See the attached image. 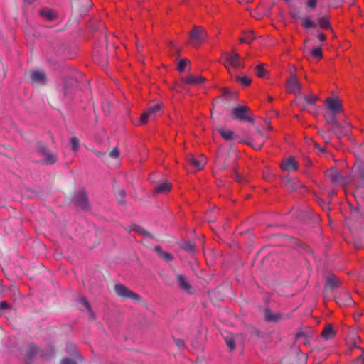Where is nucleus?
Instances as JSON below:
<instances>
[{"label":"nucleus","mask_w":364,"mask_h":364,"mask_svg":"<svg viewBox=\"0 0 364 364\" xmlns=\"http://www.w3.org/2000/svg\"><path fill=\"white\" fill-rule=\"evenodd\" d=\"M225 58L223 63L225 68L231 73L230 67L234 68H242L244 67V60L240 58L238 53L235 52H227L223 53Z\"/></svg>","instance_id":"1"},{"label":"nucleus","mask_w":364,"mask_h":364,"mask_svg":"<svg viewBox=\"0 0 364 364\" xmlns=\"http://www.w3.org/2000/svg\"><path fill=\"white\" fill-rule=\"evenodd\" d=\"M231 117L234 120L253 122L254 117L250 109L247 106H239L232 110Z\"/></svg>","instance_id":"2"},{"label":"nucleus","mask_w":364,"mask_h":364,"mask_svg":"<svg viewBox=\"0 0 364 364\" xmlns=\"http://www.w3.org/2000/svg\"><path fill=\"white\" fill-rule=\"evenodd\" d=\"M114 291L115 294L122 299H130L134 301H139L141 300V296L130 291L127 287L122 284H116L114 286Z\"/></svg>","instance_id":"3"},{"label":"nucleus","mask_w":364,"mask_h":364,"mask_svg":"<svg viewBox=\"0 0 364 364\" xmlns=\"http://www.w3.org/2000/svg\"><path fill=\"white\" fill-rule=\"evenodd\" d=\"M189 36L194 46H198L208 38L206 30L200 26H193L189 33Z\"/></svg>","instance_id":"4"},{"label":"nucleus","mask_w":364,"mask_h":364,"mask_svg":"<svg viewBox=\"0 0 364 364\" xmlns=\"http://www.w3.org/2000/svg\"><path fill=\"white\" fill-rule=\"evenodd\" d=\"M37 151L40 156L44 158L43 164L50 165L55 163L58 156L57 154L52 153L46 146L42 144H38Z\"/></svg>","instance_id":"5"},{"label":"nucleus","mask_w":364,"mask_h":364,"mask_svg":"<svg viewBox=\"0 0 364 364\" xmlns=\"http://www.w3.org/2000/svg\"><path fill=\"white\" fill-rule=\"evenodd\" d=\"M72 97V92L70 90H68L67 88L63 89V90L58 91L56 95H53L50 97V104L53 107H56L58 105V101L68 103Z\"/></svg>","instance_id":"6"},{"label":"nucleus","mask_w":364,"mask_h":364,"mask_svg":"<svg viewBox=\"0 0 364 364\" xmlns=\"http://www.w3.org/2000/svg\"><path fill=\"white\" fill-rule=\"evenodd\" d=\"M341 281L333 274H330L326 279L324 284L323 294L328 295L334 290L340 287Z\"/></svg>","instance_id":"7"},{"label":"nucleus","mask_w":364,"mask_h":364,"mask_svg":"<svg viewBox=\"0 0 364 364\" xmlns=\"http://www.w3.org/2000/svg\"><path fill=\"white\" fill-rule=\"evenodd\" d=\"M318 100L317 95H309L304 96V103L302 109L306 110L311 114L317 112L316 102Z\"/></svg>","instance_id":"8"},{"label":"nucleus","mask_w":364,"mask_h":364,"mask_svg":"<svg viewBox=\"0 0 364 364\" xmlns=\"http://www.w3.org/2000/svg\"><path fill=\"white\" fill-rule=\"evenodd\" d=\"M29 80L33 85H44L46 82V75L43 70L30 71L28 73Z\"/></svg>","instance_id":"9"},{"label":"nucleus","mask_w":364,"mask_h":364,"mask_svg":"<svg viewBox=\"0 0 364 364\" xmlns=\"http://www.w3.org/2000/svg\"><path fill=\"white\" fill-rule=\"evenodd\" d=\"M74 201L75 205L84 210H88L90 208L87 195L84 190L79 191L77 195H76Z\"/></svg>","instance_id":"10"},{"label":"nucleus","mask_w":364,"mask_h":364,"mask_svg":"<svg viewBox=\"0 0 364 364\" xmlns=\"http://www.w3.org/2000/svg\"><path fill=\"white\" fill-rule=\"evenodd\" d=\"M287 85L289 92L294 94L301 93V85L297 80L296 75L295 73H291L290 77L287 80Z\"/></svg>","instance_id":"11"},{"label":"nucleus","mask_w":364,"mask_h":364,"mask_svg":"<svg viewBox=\"0 0 364 364\" xmlns=\"http://www.w3.org/2000/svg\"><path fill=\"white\" fill-rule=\"evenodd\" d=\"M335 300L340 306H351L355 304L349 293L345 290L339 296H336Z\"/></svg>","instance_id":"12"},{"label":"nucleus","mask_w":364,"mask_h":364,"mask_svg":"<svg viewBox=\"0 0 364 364\" xmlns=\"http://www.w3.org/2000/svg\"><path fill=\"white\" fill-rule=\"evenodd\" d=\"M326 105L333 114H338L342 112L341 101L338 97L327 98L326 100Z\"/></svg>","instance_id":"13"},{"label":"nucleus","mask_w":364,"mask_h":364,"mask_svg":"<svg viewBox=\"0 0 364 364\" xmlns=\"http://www.w3.org/2000/svg\"><path fill=\"white\" fill-rule=\"evenodd\" d=\"M186 160L196 170H201L206 164V159L203 156L196 158L193 155L190 154L187 156Z\"/></svg>","instance_id":"14"},{"label":"nucleus","mask_w":364,"mask_h":364,"mask_svg":"<svg viewBox=\"0 0 364 364\" xmlns=\"http://www.w3.org/2000/svg\"><path fill=\"white\" fill-rule=\"evenodd\" d=\"M39 15L44 20L48 21H53L58 18V13L53 9L48 7H43L39 11Z\"/></svg>","instance_id":"15"},{"label":"nucleus","mask_w":364,"mask_h":364,"mask_svg":"<svg viewBox=\"0 0 364 364\" xmlns=\"http://www.w3.org/2000/svg\"><path fill=\"white\" fill-rule=\"evenodd\" d=\"M73 6L77 11L80 15L86 14L89 9L92 6L91 0H80L75 3Z\"/></svg>","instance_id":"16"},{"label":"nucleus","mask_w":364,"mask_h":364,"mask_svg":"<svg viewBox=\"0 0 364 364\" xmlns=\"http://www.w3.org/2000/svg\"><path fill=\"white\" fill-rule=\"evenodd\" d=\"M264 316L265 321L270 323H277L283 318L282 314L274 312L270 309L264 310Z\"/></svg>","instance_id":"17"},{"label":"nucleus","mask_w":364,"mask_h":364,"mask_svg":"<svg viewBox=\"0 0 364 364\" xmlns=\"http://www.w3.org/2000/svg\"><path fill=\"white\" fill-rule=\"evenodd\" d=\"M281 168L286 171H296L298 167L295 158L293 156H289L282 161L281 163Z\"/></svg>","instance_id":"18"},{"label":"nucleus","mask_w":364,"mask_h":364,"mask_svg":"<svg viewBox=\"0 0 364 364\" xmlns=\"http://www.w3.org/2000/svg\"><path fill=\"white\" fill-rule=\"evenodd\" d=\"M326 176L333 183H341L343 181V177L336 168H331L326 172Z\"/></svg>","instance_id":"19"},{"label":"nucleus","mask_w":364,"mask_h":364,"mask_svg":"<svg viewBox=\"0 0 364 364\" xmlns=\"http://www.w3.org/2000/svg\"><path fill=\"white\" fill-rule=\"evenodd\" d=\"M93 59L94 61L98 63L102 68H106L107 65V57L105 52L100 53L99 51H95Z\"/></svg>","instance_id":"20"},{"label":"nucleus","mask_w":364,"mask_h":364,"mask_svg":"<svg viewBox=\"0 0 364 364\" xmlns=\"http://www.w3.org/2000/svg\"><path fill=\"white\" fill-rule=\"evenodd\" d=\"M183 81L189 85H196L203 84L205 81V79L201 75H198V76L189 75V76L183 78Z\"/></svg>","instance_id":"21"},{"label":"nucleus","mask_w":364,"mask_h":364,"mask_svg":"<svg viewBox=\"0 0 364 364\" xmlns=\"http://www.w3.org/2000/svg\"><path fill=\"white\" fill-rule=\"evenodd\" d=\"M336 331L333 329L332 324H328L321 332V337L324 340H330L334 338Z\"/></svg>","instance_id":"22"},{"label":"nucleus","mask_w":364,"mask_h":364,"mask_svg":"<svg viewBox=\"0 0 364 364\" xmlns=\"http://www.w3.org/2000/svg\"><path fill=\"white\" fill-rule=\"evenodd\" d=\"M177 281L181 289L188 293H191V286L188 284L186 279L182 274L177 275Z\"/></svg>","instance_id":"23"},{"label":"nucleus","mask_w":364,"mask_h":364,"mask_svg":"<svg viewBox=\"0 0 364 364\" xmlns=\"http://www.w3.org/2000/svg\"><path fill=\"white\" fill-rule=\"evenodd\" d=\"M217 130L219 132V134L223 136V138L226 141H232L235 139V133L231 130H225L223 127H218Z\"/></svg>","instance_id":"24"},{"label":"nucleus","mask_w":364,"mask_h":364,"mask_svg":"<svg viewBox=\"0 0 364 364\" xmlns=\"http://www.w3.org/2000/svg\"><path fill=\"white\" fill-rule=\"evenodd\" d=\"M171 188V184L167 181H163L156 185L154 187V191L156 193H166L168 192Z\"/></svg>","instance_id":"25"},{"label":"nucleus","mask_w":364,"mask_h":364,"mask_svg":"<svg viewBox=\"0 0 364 364\" xmlns=\"http://www.w3.org/2000/svg\"><path fill=\"white\" fill-rule=\"evenodd\" d=\"M336 114H326L324 117L326 122L331 125L334 129H341V125L338 123L337 119L335 117Z\"/></svg>","instance_id":"26"},{"label":"nucleus","mask_w":364,"mask_h":364,"mask_svg":"<svg viewBox=\"0 0 364 364\" xmlns=\"http://www.w3.org/2000/svg\"><path fill=\"white\" fill-rule=\"evenodd\" d=\"M78 302L80 304H81L83 306V309L82 308L81 309L82 310L86 309L88 311L89 318L92 320L95 319L94 313H93L92 310L91 309V306H90V303L88 302L87 299L85 297H82V298L79 299Z\"/></svg>","instance_id":"27"},{"label":"nucleus","mask_w":364,"mask_h":364,"mask_svg":"<svg viewBox=\"0 0 364 364\" xmlns=\"http://www.w3.org/2000/svg\"><path fill=\"white\" fill-rule=\"evenodd\" d=\"M130 230L136 231L137 233L141 235L144 236V237H151L154 238V236L148 232L146 230H145L143 227H141L139 225H134Z\"/></svg>","instance_id":"28"},{"label":"nucleus","mask_w":364,"mask_h":364,"mask_svg":"<svg viewBox=\"0 0 364 364\" xmlns=\"http://www.w3.org/2000/svg\"><path fill=\"white\" fill-rule=\"evenodd\" d=\"M264 64L260 63L255 67L256 74L260 78H264L267 76V71L264 68Z\"/></svg>","instance_id":"29"},{"label":"nucleus","mask_w":364,"mask_h":364,"mask_svg":"<svg viewBox=\"0 0 364 364\" xmlns=\"http://www.w3.org/2000/svg\"><path fill=\"white\" fill-rule=\"evenodd\" d=\"M38 348L35 345H30L28 348L27 355H26V363H29L31 358L35 355L38 352Z\"/></svg>","instance_id":"30"},{"label":"nucleus","mask_w":364,"mask_h":364,"mask_svg":"<svg viewBox=\"0 0 364 364\" xmlns=\"http://www.w3.org/2000/svg\"><path fill=\"white\" fill-rule=\"evenodd\" d=\"M181 247L188 252L193 253L196 250V247L193 242L191 241H184Z\"/></svg>","instance_id":"31"},{"label":"nucleus","mask_w":364,"mask_h":364,"mask_svg":"<svg viewBox=\"0 0 364 364\" xmlns=\"http://www.w3.org/2000/svg\"><path fill=\"white\" fill-rule=\"evenodd\" d=\"M162 104H157L153 106H151L147 109L151 115V118H155L157 113L162 109Z\"/></svg>","instance_id":"32"},{"label":"nucleus","mask_w":364,"mask_h":364,"mask_svg":"<svg viewBox=\"0 0 364 364\" xmlns=\"http://www.w3.org/2000/svg\"><path fill=\"white\" fill-rule=\"evenodd\" d=\"M236 81L241 85H243L245 86H249L251 84L252 80L250 77H247V75H242V76H236L235 77Z\"/></svg>","instance_id":"33"},{"label":"nucleus","mask_w":364,"mask_h":364,"mask_svg":"<svg viewBox=\"0 0 364 364\" xmlns=\"http://www.w3.org/2000/svg\"><path fill=\"white\" fill-rule=\"evenodd\" d=\"M225 343L230 350H233L235 348V339L232 335L224 336Z\"/></svg>","instance_id":"34"},{"label":"nucleus","mask_w":364,"mask_h":364,"mask_svg":"<svg viewBox=\"0 0 364 364\" xmlns=\"http://www.w3.org/2000/svg\"><path fill=\"white\" fill-rule=\"evenodd\" d=\"M302 26L304 28H316V24L307 17L301 18Z\"/></svg>","instance_id":"35"},{"label":"nucleus","mask_w":364,"mask_h":364,"mask_svg":"<svg viewBox=\"0 0 364 364\" xmlns=\"http://www.w3.org/2000/svg\"><path fill=\"white\" fill-rule=\"evenodd\" d=\"M318 23L320 27L323 29L330 28L331 27L329 20L326 17L318 18Z\"/></svg>","instance_id":"36"},{"label":"nucleus","mask_w":364,"mask_h":364,"mask_svg":"<svg viewBox=\"0 0 364 364\" xmlns=\"http://www.w3.org/2000/svg\"><path fill=\"white\" fill-rule=\"evenodd\" d=\"M152 119L153 118H151V115H150L149 111L146 109L142 113V114L140 117V124H146L148 122L149 119Z\"/></svg>","instance_id":"37"},{"label":"nucleus","mask_w":364,"mask_h":364,"mask_svg":"<svg viewBox=\"0 0 364 364\" xmlns=\"http://www.w3.org/2000/svg\"><path fill=\"white\" fill-rule=\"evenodd\" d=\"M80 145L79 139L76 136H73L70 139V146L71 149L74 151H77L78 150Z\"/></svg>","instance_id":"38"},{"label":"nucleus","mask_w":364,"mask_h":364,"mask_svg":"<svg viewBox=\"0 0 364 364\" xmlns=\"http://www.w3.org/2000/svg\"><path fill=\"white\" fill-rule=\"evenodd\" d=\"M188 64H190V61L188 59H186V58L181 59L179 61L178 65V71L183 72L185 70L186 66Z\"/></svg>","instance_id":"39"},{"label":"nucleus","mask_w":364,"mask_h":364,"mask_svg":"<svg viewBox=\"0 0 364 364\" xmlns=\"http://www.w3.org/2000/svg\"><path fill=\"white\" fill-rule=\"evenodd\" d=\"M311 55L318 59H321L323 57L321 49L318 47L314 48L311 51Z\"/></svg>","instance_id":"40"},{"label":"nucleus","mask_w":364,"mask_h":364,"mask_svg":"<svg viewBox=\"0 0 364 364\" xmlns=\"http://www.w3.org/2000/svg\"><path fill=\"white\" fill-rule=\"evenodd\" d=\"M125 197V191L123 189L118 190L117 193V200L119 203H122Z\"/></svg>","instance_id":"41"},{"label":"nucleus","mask_w":364,"mask_h":364,"mask_svg":"<svg viewBox=\"0 0 364 364\" xmlns=\"http://www.w3.org/2000/svg\"><path fill=\"white\" fill-rule=\"evenodd\" d=\"M107 156H109V159H117L119 156V151L117 147H115L109 154H107Z\"/></svg>","instance_id":"42"},{"label":"nucleus","mask_w":364,"mask_h":364,"mask_svg":"<svg viewBox=\"0 0 364 364\" xmlns=\"http://www.w3.org/2000/svg\"><path fill=\"white\" fill-rule=\"evenodd\" d=\"M94 152L104 162H107L108 161L109 156H107L106 153H102L97 151H95Z\"/></svg>","instance_id":"43"},{"label":"nucleus","mask_w":364,"mask_h":364,"mask_svg":"<svg viewBox=\"0 0 364 364\" xmlns=\"http://www.w3.org/2000/svg\"><path fill=\"white\" fill-rule=\"evenodd\" d=\"M296 338L298 339L304 338L303 342L304 343H309V337L306 335H305L303 332H299L296 333Z\"/></svg>","instance_id":"44"},{"label":"nucleus","mask_w":364,"mask_h":364,"mask_svg":"<svg viewBox=\"0 0 364 364\" xmlns=\"http://www.w3.org/2000/svg\"><path fill=\"white\" fill-rule=\"evenodd\" d=\"M245 36L246 39L248 41V43H250L251 41L255 38V36L252 31H249L246 33H245Z\"/></svg>","instance_id":"45"},{"label":"nucleus","mask_w":364,"mask_h":364,"mask_svg":"<svg viewBox=\"0 0 364 364\" xmlns=\"http://www.w3.org/2000/svg\"><path fill=\"white\" fill-rule=\"evenodd\" d=\"M162 259H164L166 262H170L173 259V255L168 252H164L161 257Z\"/></svg>","instance_id":"46"},{"label":"nucleus","mask_w":364,"mask_h":364,"mask_svg":"<svg viewBox=\"0 0 364 364\" xmlns=\"http://www.w3.org/2000/svg\"><path fill=\"white\" fill-rule=\"evenodd\" d=\"M318 133L323 139L326 143H328L330 141V138L328 136H326L324 131L318 129Z\"/></svg>","instance_id":"47"},{"label":"nucleus","mask_w":364,"mask_h":364,"mask_svg":"<svg viewBox=\"0 0 364 364\" xmlns=\"http://www.w3.org/2000/svg\"><path fill=\"white\" fill-rule=\"evenodd\" d=\"M265 139H266V138H265V137H264V140H263V141H262V143H260V144H252V143H251V142H248L247 144H248L250 146H252L255 149H256V150H259V149H261V148L262 147V146H263V144H264V141H265Z\"/></svg>","instance_id":"48"},{"label":"nucleus","mask_w":364,"mask_h":364,"mask_svg":"<svg viewBox=\"0 0 364 364\" xmlns=\"http://www.w3.org/2000/svg\"><path fill=\"white\" fill-rule=\"evenodd\" d=\"M286 186H287V188L291 191H293L297 188V186H294V182L291 180L287 181Z\"/></svg>","instance_id":"49"},{"label":"nucleus","mask_w":364,"mask_h":364,"mask_svg":"<svg viewBox=\"0 0 364 364\" xmlns=\"http://www.w3.org/2000/svg\"><path fill=\"white\" fill-rule=\"evenodd\" d=\"M223 95L227 98H229V97H231V96H234L235 94L234 93H232L229 89L228 88H224L223 90Z\"/></svg>","instance_id":"50"},{"label":"nucleus","mask_w":364,"mask_h":364,"mask_svg":"<svg viewBox=\"0 0 364 364\" xmlns=\"http://www.w3.org/2000/svg\"><path fill=\"white\" fill-rule=\"evenodd\" d=\"M11 307L8 302L3 301L0 302V311L1 310L8 309Z\"/></svg>","instance_id":"51"},{"label":"nucleus","mask_w":364,"mask_h":364,"mask_svg":"<svg viewBox=\"0 0 364 364\" xmlns=\"http://www.w3.org/2000/svg\"><path fill=\"white\" fill-rule=\"evenodd\" d=\"M233 178L240 183L243 182V178L237 171L233 173Z\"/></svg>","instance_id":"52"},{"label":"nucleus","mask_w":364,"mask_h":364,"mask_svg":"<svg viewBox=\"0 0 364 364\" xmlns=\"http://www.w3.org/2000/svg\"><path fill=\"white\" fill-rule=\"evenodd\" d=\"M317 4V0H308L307 6L312 9H314Z\"/></svg>","instance_id":"53"},{"label":"nucleus","mask_w":364,"mask_h":364,"mask_svg":"<svg viewBox=\"0 0 364 364\" xmlns=\"http://www.w3.org/2000/svg\"><path fill=\"white\" fill-rule=\"evenodd\" d=\"M61 364H77L76 361L69 359V358H63L61 360Z\"/></svg>","instance_id":"54"},{"label":"nucleus","mask_w":364,"mask_h":364,"mask_svg":"<svg viewBox=\"0 0 364 364\" xmlns=\"http://www.w3.org/2000/svg\"><path fill=\"white\" fill-rule=\"evenodd\" d=\"M174 343L178 348H183L185 345V342L182 339H174Z\"/></svg>","instance_id":"55"},{"label":"nucleus","mask_w":364,"mask_h":364,"mask_svg":"<svg viewBox=\"0 0 364 364\" xmlns=\"http://www.w3.org/2000/svg\"><path fill=\"white\" fill-rule=\"evenodd\" d=\"M150 239H152L151 237H144V239L141 240V243L147 247H149V248H151L150 244H149V240Z\"/></svg>","instance_id":"56"},{"label":"nucleus","mask_w":364,"mask_h":364,"mask_svg":"<svg viewBox=\"0 0 364 364\" xmlns=\"http://www.w3.org/2000/svg\"><path fill=\"white\" fill-rule=\"evenodd\" d=\"M154 250L158 254L159 257L164 252L161 246H156Z\"/></svg>","instance_id":"57"},{"label":"nucleus","mask_w":364,"mask_h":364,"mask_svg":"<svg viewBox=\"0 0 364 364\" xmlns=\"http://www.w3.org/2000/svg\"><path fill=\"white\" fill-rule=\"evenodd\" d=\"M290 14H291V16L294 18H300V14H299V11H297V10H292V11H291Z\"/></svg>","instance_id":"58"},{"label":"nucleus","mask_w":364,"mask_h":364,"mask_svg":"<svg viewBox=\"0 0 364 364\" xmlns=\"http://www.w3.org/2000/svg\"><path fill=\"white\" fill-rule=\"evenodd\" d=\"M355 364H364V358L363 357H358L355 360Z\"/></svg>","instance_id":"59"},{"label":"nucleus","mask_w":364,"mask_h":364,"mask_svg":"<svg viewBox=\"0 0 364 364\" xmlns=\"http://www.w3.org/2000/svg\"><path fill=\"white\" fill-rule=\"evenodd\" d=\"M318 39L321 41H323L326 40V36L323 33H320L318 36Z\"/></svg>","instance_id":"60"},{"label":"nucleus","mask_w":364,"mask_h":364,"mask_svg":"<svg viewBox=\"0 0 364 364\" xmlns=\"http://www.w3.org/2000/svg\"><path fill=\"white\" fill-rule=\"evenodd\" d=\"M240 41L243 43H248V41H247V39H246L245 36L240 38Z\"/></svg>","instance_id":"61"},{"label":"nucleus","mask_w":364,"mask_h":364,"mask_svg":"<svg viewBox=\"0 0 364 364\" xmlns=\"http://www.w3.org/2000/svg\"><path fill=\"white\" fill-rule=\"evenodd\" d=\"M266 123L267 124V128L269 130H272V125L270 124V122L268 120H265Z\"/></svg>","instance_id":"62"},{"label":"nucleus","mask_w":364,"mask_h":364,"mask_svg":"<svg viewBox=\"0 0 364 364\" xmlns=\"http://www.w3.org/2000/svg\"><path fill=\"white\" fill-rule=\"evenodd\" d=\"M288 360H289V358H288V357H286V358H283V359L282 360V362H283V363H287Z\"/></svg>","instance_id":"63"},{"label":"nucleus","mask_w":364,"mask_h":364,"mask_svg":"<svg viewBox=\"0 0 364 364\" xmlns=\"http://www.w3.org/2000/svg\"><path fill=\"white\" fill-rule=\"evenodd\" d=\"M25 2H27L28 4H32L33 2V0H24Z\"/></svg>","instance_id":"64"}]
</instances>
